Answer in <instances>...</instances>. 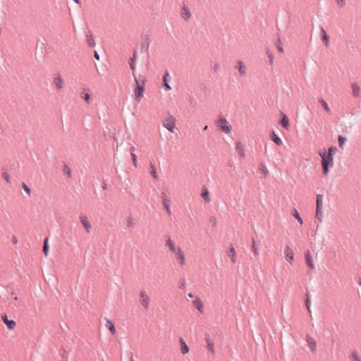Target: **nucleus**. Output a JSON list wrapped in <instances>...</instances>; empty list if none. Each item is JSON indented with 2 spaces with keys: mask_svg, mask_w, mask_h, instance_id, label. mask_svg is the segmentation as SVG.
Returning <instances> with one entry per match:
<instances>
[{
  "mask_svg": "<svg viewBox=\"0 0 361 361\" xmlns=\"http://www.w3.org/2000/svg\"><path fill=\"white\" fill-rule=\"evenodd\" d=\"M169 80H170V75L169 73H166L164 75L163 81L164 83V86L165 90H166V91H169L171 90V87L169 84Z\"/></svg>",
  "mask_w": 361,
  "mask_h": 361,
  "instance_id": "obj_24",
  "label": "nucleus"
},
{
  "mask_svg": "<svg viewBox=\"0 0 361 361\" xmlns=\"http://www.w3.org/2000/svg\"><path fill=\"white\" fill-rule=\"evenodd\" d=\"M284 257L286 261L292 264L294 259V252L290 246H286L284 248Z\"/></svg>",
  "mask_w": 361,
  "mask_h": 361,
  "instance_id": "obj_9",
  "label": "nucleus"
},
{
  "mask_svg": "<svg viewBox=\"0 0 361 361\" xmlns=\"http://www.w3.org/2000/svg\"><path fill=\"white\" fill-rule=\"evenodd\" d=\"M305 262L307 265L311 269H314V264L313 257L310 255V252H307L305 255Z\"/></svg>",
  "mask_w": 361,
  "mask_h": 361,
  "instance_id": "obj_19",
  "label": "nucleus"
},
{
  "mask_svg": "<svg viewBox=\"0 0 361 361\" xmlns=\"http://www.w3.org/2000/svg\"><path fill=\"white\" fill-rule=\"evenodd\" d=\"M360 285L361 286V282L360 283Z\"/></svg>",
  "mask_w": 361,
  "mask_h": 361,
  "instance_id": "obj_56",
  "label": "nucleus"
},
{
  "mask_svg": "<svg viewBox=\"0 0 361 361\" xmlns=\"http://www.w3.org/2000/svg\"><path fill=\"white\" fill-rule=\"evenodd\" d=\"M180 345V352L183 355H185L189 352V347L185 342V341L180 338L179 340Z\"/></svg>",
  "mask_w": 361,
  "mask_h": 361,
  "instance_id": "obj_22",
  "label": "nucleus"
},
{
  "mask_svg": "<svg viewBox=\"0 0 361 361\" xmlns=\"http://www.w3.org/2000/svg\"><path fill=\"white\" fill-rule=\"evenodd\" d=\"M260 170L262 171V173H263L264 176H267L269 173L267 168L264 165L260 167Z\"/></svg>",
  "mask_w": 361,
  "mask_h": 361,
  "instance_id": "obj_41",
  "label": "nucleus"
},
{
  "mask_svg": "<svg viewBox=\"0 0 361 361\" xmlns=\"http://www.w3.org/2000/svg\"><path fill=\"white\" fill-rule=\"evenodd\" d=\"M271 139L274 143H276L279 146L281 145L283 143L281 139L279 137H278L277 135L274 131L271 134Z\"/></svg>",
  "mask_w": 361,
  "mask_h": 361,
  "instance_id": "obj_27",
  "label": "nucleus"
},
{
  "mask_svg": "<svg viewBox=\"0 0 361 361\" xmlns=\"http://www.w3.org/2000/svg\"><path fill=\"white\" fill-rule=\"evenodd\" d=\"M1 319L9 330L12 331L15 329L16 327V322L14 320L8 319L6 314L1 316Z\"/></svg>",
  "mask_w": 361,
  "mask_h": 361,
  "instance_id": "obj_11",
  "label": "nucleus"
},
{
  "mask_svg": "<svg viewBox=\"0 0 361 361\" xmlns=\"http://www.w3.org/2000/svg\"><path fill=\"white\" fill-rule=\"evenodd\" d=\"M176 118L171 114H169L163 121V126L169 132L173 133L176 127Z\"/></svg>",
  "mask_w": 361,
  "mask_h": 361,
  "instance_id": "obj_3",
  "label": "nucleus"
},
{
  "mask_svg": "<svg viewBox=\"0 0 361 361\" xmlns=\"http://www.w3.org/2000/svg\"><path fill=\"white\" fill-rule=\"evenodd\" d=\"M321 35L322 39L324 42L326 47H329V37L326 34L325 30L324 28L321 29Z\"/></svg>",
  "mask_w": 361,
  "mask_h": 361,
  "instance_id": "obj_25",
  "label": "nucleus"
},
{
  "mask_svg": "<svg viewBox=\"0 0 361 361\" xmlns=\"http://www.w3.org/2000/svg\"><path fill=\"white\" fill-rule=\"evenodd\" d=\"M305 341H306L310 349L311 350V351L312 353L315 352L317 350V343H316L315 340L310 336H307Z\"/></svg>",
  "mask_w": 361,
  "mask_h": 361,
  "instance_id": "obj_16",
  "label": "nucleus"
},
{
  "mask_svg": "<svg viewBox=\"0 0 361 361\" xmlns=\"http://www.w3.org/2000/svg\"><path fill=\"white\" fill-rule=\"evenodd\" d=\"M266 54L269 59V65L273 66L274 59L273 53L271 51H267Z\"/></svg>",
  "mask_w": 361,
  "mask_h": 361,
  "instance_id": "obj_33",
  "label": "nucleus"
},
{
  "mask_svg": "<svg viewBox=\"0 0 361 361\" xmlns=\"http://www.w3.org/2000/svg\"><path fill=\"white\" fill-rule=\"evenodd\" d=\"M293 216L298 220V221L299 222V224L300 225H302L303 224V221H302V218L300 217L298 212L296 210V209H294L293 213H292Z\"/></svg>",
  "mask_w": 361,
  "mask_h": 361,
  "instance_id": "obj_32",
  "label": "nucleus"
},
{
  "mask_svg": "<svg viewBox=\"0 0 361 361\" xmlns=\"http://www.w3.org/2000/svg\"><path fill=\"white\" fill-rule=\"evenodd\" d=\"M219 128L224 133L228 134L231 133V126L229 123L225 118H221L217 123Z\"/></svg>",
  "mask_w": 361,
  "mask_h": 361,
  "instance_id": "obj_6",
  "label": "nucleus"
},
{
  "mask_svg": "<svg viewBox=\"0 0 361 361\" xmlns=\"http://www.w3.org/2000/svg\"><path fill=\"white\" fill-rule=\"evenodd\" d=\"M87 42L90 47H92L95 45V42L92 34L87 35Z\"/></svg>",
  "mask_w": 361,
  "mask_h": 361,
  "instance_id": "obj_31",
  "label": "nucleus"
},
{
  "mask_svg": "<svg viewBox=\"0 0 361 361\" xmlns=\"http://www.w3.org/2000/svg\"><path fill=\"white\" fill-rule=\"evenodd\" d=\"M337 148L334 146H331L328 149V153H326V156L329 158H334V155L336 153Z\"/></svg>",
  "mask_w": 361,
  "mask_h": 361,
  "instance_id": "obj_29",
  "label": "nucleus"
},
{
  "mask_svg": "<svg viewBox=\"0 0 361 361\" xmlns=\"http://www.w3.org/2000/svg\"><path fill=\"white\" fill-rule=\"evenodd\" d=\"M152 176L154 178H157V173L154 168H153Z\"/></svg>",
  "mask_w": 361,
  "mask_h": 361,
  "instance_id": "obj_51",
  "label": "nucleus"
},
{
  "mask_svg": "<svg viewBox=\"0 0 361 361\" xmlns=\"http://www.w3.org/2000/svg\"><path fill=\"white\" fill-rule=\"evenodd\" d=\"M3 176H4V179H5L8 183H9V182H10V176H9V175H8L7 173H4L3 174Z\"/></svg>",
  "mask_w": 361,
  "mask_h": 361,
  "instance_id": "obj_46",
  "label": "nucleus"
},
{
  "mask_svg": "<svg viewBox=\"0 0 361 361\" xmlns=\"http://www.w3.org/2000/svg\"><path fill=\"white\" fill-rule=\"evenodd\" d=\"M281 120L280 121L281 126L283 128L288 130L289 126H290V123H289V120H288L287 116L284 113L281 112Z\"/></svg>",
  "mask_w": 361,
  "mask_h": 361,
  "instance_id": "obj_18",
  "label": "nucleus"
},
{
  "mask_svg": "<svg viewBox=\"0 0 361 361\" xmlns=\"http://www.w3.org/2000/svg\"><path fill=\"white\" fill-rule=\"evenodd\" d=\"M180 15L185 22H188L192 17V13L189 6L183 4L180 11Z\"/></svg>",
  "mask_w": 361,
  "mask_h": 361,
  "instance_id": "obj_5",
  "label": "nucleus"
},
{
  "mask_svg": "<svg viewBox=\"0 0 361 361\" xmlns=\"http://www.w3.org/2000/svg\"><path fill=\"white\" fill-rule=\"evenodd\" d=\"M140 303L145 310H148L151 298L145 291H141L140 293Z\"/></svg>",
  "mask_w": 361,
  "mask_h": 361,
  "instance_id": "obj_4",
  "label": "nucleus"
},
{
  "mask_svg": "<svg viewBox=\"0 0 361 361\" xmlns=\"http://www.w3.org/2000/svg\"><path fill=\"white\" fill-rule=\"evenodd\" d=\"M54 84L58 90H61L64 87V80L60 75H58L54 79Z\"/></svg>",
  "mask_w": 361,
  "mask_h": 361,
  "instance_id": "obj_15",
  "label": "nucleus"
},
{
  "mask_svg": "<svg viewBox=\"0 0 361 361\" xmlns=\"http://www.w3.org/2000/svg\"><path fill=\"white\" fill-rule=\"evenodd\" d=\"M135 83L136 87L134 90V97L135 101L140 102L143 97L145 91V81L142 80V82H140L137 78H135Z\"/></svg>",
  "mask_w": 361,
  "mask_h": 361,
  "instance_id": "obj_2",
  "label": "nucleus"
},
{
  "mask_svg": "<svg viewBox=\"0 0 361 361\" xmlns=\"http://www.w3.org/2000/svg\"><path fill=\"white\" fill-rule=\"evenodd\" d=\"M307 303H309V301H308V300L307 301ZM307 308L308 310L310 309V307H309V305H308V304H307Z\"/></svg>",
  "mask_w": 361,
  "mask_h": 361,
  "instance_id": "obj_53",
  "label": "nucleus"
},
{
  "mask_svg": "<svg viewBox=\"0 0 361 361\" xmlns=\"http://www.w3.org/2000/svg\"><path fill=\"white\" fill-rule=\"evenodd\" d=\"M188 297H190V298H193V295H192V293H189V294H188Z\"/></svg>",
  "mask_w": 361,
  "mask_h": 361,
  "instance_id": "obj_52",
  "label": "nucleus"
},
{
  "mask_svg": "<svg viewBox=\"0 0 361 361\" xmlns=\"http://www.w3.org/2000/svg\"><path fill=\"white\" fill-rule=\"evenodd\" d=\"M277 49L278 51L280 52V53H283V49L281 46V42L280 41H279L278 42V44H277Z\"/></svg>",
  "mask_w": 361,
  "mask_h": 361,
  "instance_id": "obj_45",
  "label": "nucleus"
},
{
  "mask_svg": "<svg viewBox=\"0 0 361 361\" xmlns=\"http://www.w3.org/2000/svg\"><path fill=\"white\" fill-rule=\"evenodd\" d=\"M22 188L25 191L27 195L30 196L31 194V190L30 189V188L24 183H23L22 184Z\"/></svg>",
  "mask_w": 361,
  "mask_h": 361,
  "instance_id": "obj_38",
  "label": "nucleus"
},
{
  "mask_svg": "<svg viewBox=\"0 0 361 361\" xmlns=\"http://www.w3.org/2000/svg\"><path fill=\"white\" fill-rule=\"evenodd\" d=\"M81 224L85 228L86 232L90 233L91 231V224L89 221L88 217L86 215H80L79 217Z\"/></svg>",
  "mask_w": 361,
  "mask_h": 361,
  "instance_id": "obj_7",
  "label": "nucleus"
},
{
  "mask_svg": "<svg viewBox=\"0 0 361 361\" xmlns=\"http://www.w3.org/2000/svg\"><path fill=\"white\" fill-rule=\"evenodd\" d=\"M163 204H164V206L165 209H166L167 212L169 213L170 212V201H169V200H168L166 198L164 199Z\"/></svg>",
  "mask_w": 361,
  "mask_h": 361,
  "instance_id": "obj_35",
  "label": "nucleus"
},
{
  "mask_svg": "<svg viewBox=\"0 0 361 361\" xmlns=\"http://www.w3.org/2000/svg\"><path fill=\"white\" fill-rule=\"evenodd\" d=\"M176 260L178 262L180 266H183L185 264V254L182 249L179 250L178 252L174 254Z\"/></svg>",
  "mask_w": 361,
  "mask_h": 361,
  "instance_id": "obj_17",
  "label": "nucleus"
},
{
  "mask_svg": "<svg viewBox=\"0 0 361 361\" xmlns=\"http://www.w3.org/2000/svg\"><path fill=\"white\" fill-rule=\"evenodd\" d=\"M347 139L341 135H339L338 137V145H339V147L341 149H343L344 148V145H345V143L346 142Z\"/></svg>",
  "mask_w": 361,
  "mask_h": 361,
  "instance_id": "obj_30",
  "label": "nucleus"
},
{
  "mask_svg": "<svg viewBox=\"0 0 361 361\" xmlns=\"http://www.w3.org/2000/svg\"><path fill=\"white\" fill-rule=\"evenodd\" d=\"M12 242H13V244H15V245L18 243V238H17V237H16V236H13V238H12Z\"/></svg>",
  "mask_w": 361,
  "mask_h": 361,
  "instance_id": "obj_48",
  "label": "nucleus"
},
{
  "mask_svg": "<svg viewBox=\"0 0 361 361\" xmlns=\"http://www.w3.org/2000/svg\"><path fill=\"white\" fill-rule=\"evenodd\" d=\"M322 195H319L317 197L316 217L318 218L320 221H322Z\"/></svg>",
  "mask_w": 361,
  "mask_h": 361,
  "instance_id": "obj_8",
  "label": "nucleus"
},
{
  "mask_svg": "<svg viewBox=\"0 0 361 361\" xmlns=\"http://www.w3.org/2000/svg\"><path fill=\"white\" fill-rule=\"evenodd\" d=\"M335 1L339 8L343 7L345 4V0H335Z\"/></svg>",
  "mask_w": 361,
  "mask_h": 361,
  "instance_id": "obj_40",
  "label": "nucleus"
},
{
  "mask_svg": "<svg viewBox=\"0 0 361 361\" xmlns=\"http://www.w3.org/2000/svg\"><path fill=\"white\" fill-rule=\"evenodd\" d=\"M132 161L135 167H137V156L135 153H132Z\"/></svg>",
  "mask_w": 361,
  "mask_h": 361,
  "instance_id": "obj_43",
  "label": "nucleus"
},
{
  "mask_svg": "<svg viewBox=\"0 0 361 361\" xmlns=\"http://www.w3.org/2000/svg\"><path fill=\"white\" fill-rule=\"evenodd\" d=\"M192 305L195 307L200 313H203L204 304L202 300L199 297H196L192 301Z\"/></svg>",
  "mask_w": 361,
  "mask_h": 361,
  "instance_id": "obj_13",
  "label": "nucleus"
},
{
  "mask_svg": "<svg viewBox=\"0 0 361 361\" xmlns=\"http://www.w3.org/2000/svg\"><path fill=\"white\" fill-rule=\"evenodd\" d=\"M82 98L87 103H90V95L87 92L83 94Z\"/></svg>",
  "mask_w": 361,
  "mask_h": 361,
  "instance_id": "obj_42",
  "label": "nucleus"
},
{
  "mask_svg": "<svg viewBox=\"0 0 361 361\" xmlns=\"http://www.w3.org/2000/svg\"><path fill=\"white\" fill-rule=\"evenodd\" d=\"M235 68L238 71L240 76H245L247 72V68L242 61H238Z\"/></svg>",
  "mask_w": 361,
  "mask_h": 361,
  "instance_id": "obj_20",
  "label": "nucleus"
},
{
  "mask_svg": "<svg viewBox=\"0 0 361 361\" xmlns=\"http://www.w3.org/2000/svg\"><path fill=\"white\" fill-rule=\"evenodd\" d=\"M94 58L97 59V60H99V55L98 54V53L97 51L94 52Z\"/></svg>",
  "mask_w": 361,
  "mask_h": 361,
  "instance_id": "obj_50",
  "label": "nucleus"
},
{
  "mask_svg": "<svg viewBox=\"0 0 361 361\" xmlns=\"http://www.w3.org/2000/svg\"><path fill=\"white\" fill-rule=\"evenodd\" d=\"M208 126H206L204 128V130H206L207 129Z\"/></svg>",
  "mask_w": 361,
  "mask_h": 361,
  "instance_id": "obj_55",
  "label": "nucleus"
},
{
  "mask_svg": "<svg viewBox=\"0 0 361 361\" xmlns=\"http://www.w3.org/2000/svg\"><path fill=\"white\" fill-rule=\"evenodd\" d=\"M137 224L135 218L129 216L126 219V225L128 228H133Z\"/></svg>",
  "mask_w": 361,
  "mask_h": 361,
  "instance_id": "obj_21",
  "label": "nucleus"
},
{
  "mask_svg": "<svg viewBox=\"0 0 361 361\" xmlns=\"http://www.w3.org/2000/svg\"><path fill=\"white\" fill-rule=\"evenodd\" d=\"M352 94L355 97H358L360 94V87L357 83L351 84Z\"/></svg>",
  "mask_w": 361,
  "mask_h": 361,
  "instance_id": "obj_23",
  "label": "nucleus"
},
{
  "mask_svg": "<svg viewBox=\"0 0 361 361\" xmlns=\"http://www.w3.org/2000/svg\"><path fill=\"white\" fill-rule=\"evenodd\" d=\"M252 251L255 257H258L259 255V247L255 240L252 243Z\"/></svg>",
  "mask_w": 361,
  "mask_h": 361,
  "instance_id": "obj_26",
  "label": "nucleus"
},
{
  "mask_svg": "<svg viewBox=\"0 0 361 361\" xmlns=\"http://www.w3.org/2000/svg\"><path fill=\"white\" fill-rule=\"evenodd\" d=\"M352 357H353V361H361V358L356 353L353 354Z\"/></svg>",
  "mask_w": 361,
  "mask_h": 361,
  "instance_id": "obj_44",
  "label": "nucleus"
},
{
  "mask_svg": "<svg viewBox=\"0 0 361 361\" xmlns=\"http://www.w3.org/2000/svg\"><path fill=\"white\" fill-rule=\"evenodd\" d=\"M319 102L321 104V105L322 106V107L324 108V109L325 110V111L328 114H330V109L327 104V103L324 100V99H321L319 100Z\"/></svg>",
  "mask_w": 361,
  "mask_h": 361,
  "instance_id": "obj_34",
  "label": "nucleus"
},
{
  "mask_svg": "<svg viewBox=\"0 0 361 361\" xmlns=\"http://www.w3.org/2000/svg\"><path fill=\"white\" fill-rule=\"evenodd\" d=\"M235 148L239 157H240L241 158H244L245 157L244 145L241 142H236Z\"/></svg>",
  "mask_w": 361,
  "mask_h": 361,
  "instance_id": "obj_14",
  "label": "nucleus"
},
{
  "mask_svg": "<svg viewBox=\"0 0 361 361\" xmlns=\"http://www.w3.org/2000/svg\"><path fill=\"white\" fill-rule=\"evenodd\" d=\"M108 328H109V330L111 332L112 334H114L116 333V329H115V326H114V324L110 322V321H108Z\"/></svg>",
  "mask_w": 361,
  "mask_h": 361,
  "instance_id": "obj_36",
  "label": "nucleus"
},
{
  "mask_svg": "<svg viewBox=\"0 0 361 361\" xmlns=\"http://www.w3.org/2000/svg\"><path fill=\"white\" fill-rule=\"evenodd\" d=\"M129 150L130 152V154H132V153H135V147L132 146V147H130Z\"/></svg>",
  "mask_w": 361,
  "mask_h": 361,
  "instance_id": "obj_49",
  "label": "nucleus"
},
{
  "mask_svg": "<svg viewBox=\"0 0 361 361\" xmlns=\"http://www.w3.org/2000/svg\"><path fill=\"white\" fill-rule=\"evenodd\" d=\"M75 2H76L77 4L79 3V0H73Z\"/></svg>",
  "mask_w": 361,
  "mask_h": 361,
  "instance_id": "obj_54",
  "label": "nucleus"
},
{
  "mask_svg": "<svg viewBox=\"0 0 361 361\" xmlns=\"http://www.w3.org/2000/svg\"><path fill=\"white\" fill-rule=\"evenodd\" d=\"M206 343H207V350L212 354H214L215 353L214 343L209 338H207L206 339Z\"/></svg>",
  "mask_w": 361,
  "mask_h": 361,
  "instance_id": "obj_28",
  "label": "nucleus"
},
{
  "mask_svg": "<svg viewBox=\"0 0 361 361\" xmlns=\"http://www.w3.org/2000/svg\"><path fill=\"white\" fill-rule=\"evenodd\" d=\"M43 252H44L45 256L48 255L49 245H48V243H47V239L45 240L44 242Z\"/></svg>",
  "mask_w": 361,
  "mask_h": 361,
  "instance_id": "obj_37",
  "label": "nucleus"
},
{
  "mask_svg": "<svg viewBox=\"0 0 361 361\" xmlns=\"http://www.w3.org/2000/svg\"><path fill=\"white\" fill-rule=\"evenodd\" d=\"M202 197L204 198V200L206 202H209L210 201V198H209V192L207 190L204 192H202Z\"/></svg>",
  "mask_w": 361,
  "mask_h": 361,
  "instance_id": "obj_39",
  "label": "nucleus"
},
{
  "mask_svg": "<svg viewBox=\"0 0 361 361\" xmlns=\"http://www.w3.org/2000/svg\"><path fill=\"white\" fill-rule=\"evenodd\" d=\"M226 255L230 258L232 263L234 264L236 262V251L233 245H230L228 250L226 252Z\"/></svg>",
  "mask_w": 361,
  "mask_h": 361,
  "instance_id": "obj_12",
  "label": "nucleus"
},
{
  "mask_svg": "<svg viewBox=\"0 0 361 361\" xmlns=\"http://www.w3.org/2000/svg\"><path fill=\"white\" fill-rule=\"evenodd\" d=\"M166 245L169 247L170 251L174 254L181 250V247L177 245L171 238H168L166 241Z\"/></svg>",
  "mask_w": 361,
  "mask_h": 361,
  "instance_id": "obj_10",
  "label": "nucleus"
},
{
  "mask_svg": "<svg viewBox=\"0 0 361 361\" xmlns=\"http://www.w3.org/2000/svg\"><path fill=\"white\" fill-rule=\"evenodd\" d=\"M319 156L322 158L321 164L322 168V173L324 176H327L329 173L330 168L334 166V158H329L326 156V152H320Z\"/></svg>",
  "mask_w": 361,
  "mask_h": 361,
  "instance_id": "obj_1",
  "label": "nucleus"
},
{
  "mask_svg": "<svg viewBox=\"0 0 361 361\" xmlns=\"http://www.w3.org/2000/svg\"><path fill=\"white\" fill-rule=\"evenodd\" d=\"M130 68L132 70H135V61L133 59H131V62L130 63Z\"/></svg>",
  "mask_w": 361,
  "mask_h": 361,
  "instance_id": "obj_47",
  "label": "nucleus"
}]
</instances>
